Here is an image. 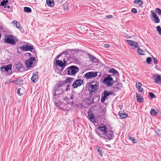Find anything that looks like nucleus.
<instances>
[{"label": "nucleus", "instance_id": "obj_1", "mask_svg": "<svg viewBox=\"0 0 161 161\" xmlns=\"http://www.w3.org/2000/svg\"><path fill=\"white\" fill-rule=\"evenodd\" d=\"M113 75H108L103 80V83L108 86H113L114 82L113 78L112 77Z\"/></svg>", "mask_w": 161, "mask_h": 161}, {"label": "nucleus", "instance_id": "obj_2", "mask_svg": "<svg viewBox=\"0 0 161 161\" xmlns=\"http://www.w3.org/2000/svg\"><path fill=\"white\" fill-rule=\"evenodd\" d=\"M66 70L69 75H74L79 71V68L76 66L72 65L67 68Z\"/></svg>", "mask_w": 161, "mask_h": 161}, {"label": "nucleus", "instance_id": "obj_3", "mask_svg": "<svg viewBox=\"0 0 161 161\" xmlns=\"http://www.w3.org/2000/svg\"><path fill=\"white\" fill-rule=\"evenodd\" d=\"M98 83L97 82L95 84H92L88 83L86 86V90L89 91L91 93L93 92L95 93L98 88Z\"/></svg>", "mask_w": 161, "mask_h": 161}, {"label": "nucleus", "instance_id": "obj_4", "mask_svg": "<svg viewBox=\"0 0 161 161\" xmlns=\"http://www.w3.org/2000/svg\"><path fill=\"white\" fill-rule=\"evenodd\" d=\"M4 40L8 44L14 45H15L16 44L14 36L11 35L5 36Z\"/></svg>", "mask_w": 161, "mask_h": 161}, {"label": "nucleus", "instance_id": "obj_5", "mask_svg": "<svg viewBox=\"0 0 161 161\" xmlns=\"http://www.w3.org/2000/svg\"><path fill=\"white\" fill-rule=\"evenodd\" d=\"M35 61V58L34 57H30V58L25 61L26 65L27 68H29L32 66L34 63L33 61Z\"/></svg>", "mask_w": 161, "mask_h": 161}, {"label": "nucleus", "instance_id": "obj_6", "mask_svg": "<svg viewBox=\"0 0 161 161\" xmlns=\"http://www.w3.org/2000/svg\"><path fill=\"white\" fill-rule=\"evenodd\" d=\"M152 78L154 80V82L156 83L161 84V75L159 74H153Z\"/></svg>", "mask_w": 161, "mask_h": 161}, {"label": "nucleus", "instance_id": "obj_7", "mask_svg": "<svg viewBox=\"0 0 161 161\" xmlns=\"http://www.w3.org/2000/svg\"><path fill=\"white\" fill-rule=\"evenodd\" d=\"M56 64L61 68L63 70L67 64V63L65 59H63V62L61 60H57L56 61Z\"/></svg>", "mask_w": 161, "mask_h": 161}, {"label": "nucleus", "instance_id": "obj_8", "mask_svg": "<svg viewBox=\"0 0 161 161\" xmlns=\"http://www.w3.org/2000/svg\"><path fill=\"white\" fill-rule=\"evenodd\" d=\"M20 48L23 51H30L32 52H32V50L33 49V46L31 45L28 46L27 44L20 47Z\"/></svg>", "mask_w": 161, "mask_h": 161}, {"label": "nucleus", "instance_id": "obj_9", "mask_svg": "<svg viewBox=\"0 0 161 161\" xmlns=\"http://www.w3.org/2000/svg\"><path fill=\"white\" fill-rule=\"evenodd\" d=\"M113 134L114 133L112 130L108 129L104 135V137L108 140H110L113 139Z\"/></svg>", "mask_w": 161, "mask_h": 161}, {"label": "nucleus", "instance_id": "obj_10", "mask_svg": "<svg viewBox=\"0 0 161 161\" xmlns=\"http://www.w3.org/2000/svg\"><path fill=\"white\" fill-rule=\"evenodd\" d=\"M71 104L68 103H62L61 104V108L64 110L68 111L70 109Z\"/></svg>", "mask_w": 161, "mask_h": 161}, {"label": "nucleus", "instance_id": "obj_11", "mask_svg": "<svg viewBox=\"0 0 161 161\" xmlns=\"http://www.w3.org/2000/svg\"><path fill=\"white\" fill-rule=\"evenodd\" d=\"M97 75V72H88L85 74V77L87 79H91L94 78Z\"/></svg>", "mask_w": 161, "mask_h": 161}, {"label": "nucleus", "instance_id": "obj_12", "mask_svg": "<svg viewBox=\"0 0 161 161\" xmlns=\"http://www.w3.org/2000/svg\"><path fill=\"white\" fill-rule=\"evenodd\" d=\"M83 80L81 79L76 80L73 83L72 86L74 88H77L78 86H81L83 84Z\"/></svg>", "mask_w": 161, "mask_h": 161}, {"label": "nucleus", "instance_id": "obj_13", "mask_svg": "<svg viewBox=\"0 0 161 161\" xmlns=\"http://www.w3.org/2000/svg\"><path fill=\"white\" fill-rule=\"evenodd\" d=\"M126 41L134 49L136 48H139L137 42L131 40H127Z\"/></svg>", "mask_w": 161, "mask_h": 161}, {"label": "nucleus", "instance_id": "obj_14", "mask_svg": "<svg viewBox=\"0 0 161 161\" xmlns=\"http://www.w3.org/2000/svg\"><path fill=\"white\" fill-rule=\"evenodd\" d=\"M12 65H11L9 64L5 67L2 66L1 67L0 69L2 72L6 71L7 72H9V71L11 70Z\"/></svg>", "mask_w": 161, "mask_h": 161}, {"label": "nucleus", "instance_id": "obj_15", "mask_svg": "<svg viewBox=\"0 0 161 161\" xmlns=\"http://www.w3.org/2000/svg\"><path fill=\"white\" fill-rule=\"evenodd\" d=\"M88 117L89 119L92 122L95 123L96 122L95 116L92 112H88Z\"/></svg>", "mask_w": 161, "mask_h": 161}, {"label": "nucleus", "instance_id": "obj_16", "mask_svg": "<svg viewBox=\"0 0 161 161\" xmlns=\"http://www.w3.org/2000/svg\"><path fill=\"white\" fill-rule=\"evenodd\" d=\"M97 129L99 131L102 132L104 136L108 129L107 127V126L105 125L103 126H99L97 128Z\"/></svg>", "mask_w": 161, "mask_h": 161}, {"label": "nucleus", "instance_id": "obj_17", "mask_svg": "<svg viewBox=\"0 0 161 161\" xmlns=\"http://www.w3.org/2000/svg\"><path fill=\"white\" fill-rule=\"evenodd\" d=\"M88 56L90 60L92 62L98 63L99 61L96 57L93 56L92 55L89 53H88Z\"/></svg>", "mask_w": 161, "mask_h": 161}, {"label": "nucleus", "instance_id": "obj_18", "mask_svg": "<svg viewBox=\"0 0 161 161\" xmlns=\"http://www.w3.org/2000/svg\"><path fill=\"white\" fill-rule=\"evenodd\" d=\"M14 67L15 68L17 71H20L21 69L22 68L23 65L21 63L19 62L17 64H15L14 65Z\"/></svg>", "mask_w": 161, "mask_h": 161}, {"label": "nucleus", "instance_id": "obj_19", "mask_svg": "<svg viewBox=\"0 0 161 161\" xmlns=\"http://www.w3.org/2000/svg\"><path fill=\"white\" fill-rule=\"evenodd\" d=\"M31 80L33 83H36L38 80V77L36 74H33Z\"/></svg>", "mask_w": 161, "mask_h": 161}, {"label": "nucleus", "instance_id": "obj_20", "mask_svg": "<svg viewBox=\"0 0 161 161\" xmlns=\"http://www.w3.org/2000/svg\"><path fill=\"white\" fill-rule=\"evenodd\" d=\"M136 94L137 101L139 103H142L143 102V99L142 98V97L141 96V95L137 93Z\"/></svg>", "mask_w": 161, "mask_h": 161}, {"label": "nucleus", "instance_id": "obj_21", "mask_svg": "<svg viewBox=\"0 0 161 161\" xmlns=\"http://www.w3.org/2000/svg\"><path fill=\"white\" fill-rule=\"evenodd\" d=\"M119 114L121 119L125 118L127 117V114L124 113H122L120 112H119Z\"/></svg>", "mask_w": 161, "mask_h": 161}, {"label": "nucleus", "instance_id": "obj_22", "mask_svg": "<svg viewBox=\"0 0 161 161\" xmlns=\"http://www.w3.org/2000/svg\"><path fill=\"white\" fill-rule=\"evenodd\" d=\"M46 3L49 6L52 7L54 5L53 0H47Z\"/></svg>", "mask_w": 161, "mask_h": 161}, {"label": "nucleus", "instance_id": "obj_23", "mask_svg": "<svg viewBox=\"0 0 161 161\" xmlns=\"http://www.w3.org/2000/svg\"><path fill=\"white\" fill-rule=\"evenodd\" d=\"M12 23L18 29H19L20 28V24L18 22L14 20L12 21Z\"/></svg>", "mask_w": 161, "mask_h": 161}, {"label": "nucleus", "instance_id": "obj_24", "mask_svg": "<svg viewBox=\"0 0 161 161\" xmlns=\"http://www.w3.org/2000/svg\"><path fill=\"white\" fill-rule=\"evenodd\" d=\"M73 79H74L73 78L68 77L65 80V83L66 84L68 83H70L73 80Z\"/></svg>", "mask_w": 161, "mask_h": 161}, {"label": "nucleus", "instance_id": "obj_25", "mask_svg": "<svg viewBox=\"0 0 161 161\" xmlns=\"http://www.w3.org/2000/svg\"><path fill=\"white\" fill-rule=\"evenodd\" d=\"M158 113L157 110H155L154 109H151L150 111L151 114V115L154 116L156 115Z\"/></svg>", "mask_w": 161, "mask_h": 161}, {"label": "nucleus", "instance_id": "obj_26", "mask_svg": "<svg viewBox=\"0 0 161 161\" xmlns=\"http://www.w3.org/2000/svg\"><path fill=\"white\" fill-rule=\"evenodd\" d=\"M134 3L135 4H139L140 5H142L143 3L141 0H135L134 2Z\"/></svg>", "mask_w": 161, "mask_h": 161}, {"label": "nucleus", "instance_id": "obj_27", "mask_svg": "<svg viewBox=\"0 0 161 161\" xmlns=\"http://www.w3.org/2000/svg\"><path fill=\"white\" fill-rule=\"evenodd\" d=\"M8 3V0H3L2 1L0 4V6L2 5L4 6V7H6V6L7 5V3Z\"/></svg>", "mask_w": 161, "mask_h": 161}, {"label": "nucleus", "instance_id": "obj_28", "mask_svg": "<svg viewBox=\"0 0 161 161\" xmlns=\"http://www.w3.org/2000/svg\"><path fill=\"white\" fill-rule=\"evenodd\" d=\"M110 71L115 75H117L119 74L118 72L114 68L110 69Z\"/></svg>", "mask_w": 161, "mask_h": 161}, {"label": "nucleus", "instance_id": "obj_29", "mask_svg": "<svg viewBox=\"0 0 161 161\" xmlns=\"http://www.w3.org/2000/svg\"><path fill=\"white\" fill-rule=\"evenodd\" d=\"M111 94V92H107L106 91H105L104 92V96H103L104 97H106L107 98V97L109 96L110 94Z\"/></svg>", "mask_w": 161, "mask_h": 161}, {"label": "nucleus", "instance_id": "obj_30", "mask_svg": "<svg viewBox=\"0 0 161 161\" xmlns=\"http://www.w3.org/2000/svg\"><path fill=\"white\" fill-rule=\"evenodd\" d=\"M24 10L25 12L27 13H30L31 11V8L28 7H24Z\"/></svg>", "mask_w": 161, "mask_h": 161}, {"label": "nucleus", "instance_id": "obj_31", "mask_svg": "<svg viewBox=\"0 0 161 161\" xmlns=\"http://www.w3.org/2000/svg\"><path fill=\"white\" fill-rule=\"evenodd\" d=\"M138 48V50L137 52L139 54L141 55H144L145 54V52L143 51L142 50L140 49V47Z\"/></svg>", "mask_w": 161, "mask_h": 161}, {"label": "nucleus", "instance_id": "obj_32", "mask_svg": "<svg viewBox=\"0 0 161 161\" xmlns=\"http://www.w3.org/2000/svg\"><path fill=\"white\" fill-rule=\"evenodd\" d=\"M97 151L99 153V155H100L101 156H102V152L100 148L99 147H97Z\"/></svg>", "mask_w": 161, "mask_h": 161}, {"label": "nucleus", "instance_id": "obj_33", "mask_svg": "<svg viewBox=\"0 0 161 161\" xmlns=\"http://www.w3.org/2000/svg\"><path fill=\"white\" fill-rule=\"evenodd\" d=\"M152 61V58L150 57L147 58L146 59L147 63L148 64L150 63Z\"/></svg>", "mask_w": 161, "mask_h": 161}, {"label": "nucleus", "instance_id": "obj_34", "mask_svg": "<svg viewBox=\"0 0 161 161\" xmlns=\"http://www.w3.org/2000/svg\"><path fill=\"white\" fill-rule=\"evenodd\" d=\"M129 139L130 140H131L133 143L136 142V140L131 136H129Z\"/></svg>", "mask_w": 161, "mask_h": 161}, {"label": "nucleus", "instance_id": "obj_35", "mask_svg": "<svg viewBox=\"0 0 161 161\" xmlns=\"http://www.w3.org/2000/svg\"><path fill=\"white\" fill-rule=\"evenodd\" d=\"M157 31L158 32L159 34L160 35H161V28L160 26H158L157 27Z\"/></svg>", "mask_w": 161, "mask_h": 161}, {"label": "nucleus", "instance_id": "obj_36", "mask_svg": "<svg viewBox=\"0 0 161 161\" xmlns=\"http://www.w3.org/2000/svg\"><path fill=\"white\" fill-rule=\"evenodd\" d=\"M154 19L156 23H159L160 22V20L158 16L154 18Z\"/></svg>", "mask_w": 161, "mask_h": 161}, {"label": "nucleus", "instance_id": "obj_37", "mask_svg": "<svg viewBox=\"0 0 161 161\" xmlns=\"http://www.w3.org/2000/svg\"><path fill=\"white\" fill-rule=\"evenodd\" d=\"M156 12L159 15H161V10L159 8H157L156 9Z\"/></svg>", "mask_w": 161, "mask_h": 161}, {"label": "nucleus", "instance_id": "obj_38", "mask_svg": "<svg viewBox=\"0 0 161 161\" xmlns=\"http://www.w3.org/2000/svg\"><path fill=\"white\" fill-rule=\"evenodd\" d=\"M142 86V84L141 83L139 82H137L136 83V86L137 89L141 87Z\"/></svg>", "mask_w": 161, "mask_h": 161}, {"label": "nucleus", "instance_id": "obj_39", "mask_svg": "<svg viewBox=\"0 0 161 161\" xmlns=\"http://www.w3.org/2000/svg\"><path fill=\"white\" fill-rule=\"evenodd\" d=\"M63 7L65 10H67L68 9V5L67 3H65L63 5Z\"/></svg>", "mask_w": 161, "mask_h": 161}, {"label": "nucleus", "instance_id": "obj_40", "mask_svg": "<svg viewBox=\"0 0 161 161\" xmlns=\"http://www.w3.org/2000/svg\"><path fill=\"white\" fill-rule=\"evenodd\" d=\"M131 12L135 14H136L137 13V11L135 8H132L131 9Z\"/></svg>", "mask_w": 161, "mask_h": 161}, {"label": "nucleus", "instance_id": "obj_41", "mask_svg": "<svg viewBox=\"0 0 161 161\" xmlns=\"http://www.w3.org/2000/svg\"><path fill=\"white\" fill-rule=\"evenodd\" d=\"M106 107H104V108H102V107H101V109H100V111L102 112H104L105 113L106 112Z\"/></svg>", "mask_w": 161, "mask_h": 161}, {"label": "nucleus", "instance_id": "obj_42", "mask_svg": "<svg viewBox=\"0 0 161 161\" xmlns=\"http://www.w3.org/2000/svg\"><path fill=\"white\" fill-rule=\"evenodd\" d=\"M149 95L150 96V97L152 98H154L155 97V96L154 94L152 92L149 93Z\"/></svg>", "mask_w": 161, "mask_h": 161}, {"label": "nucleus", "instance_id": "obj_43", "mask_svg": "<svg viewBox=\"0 0 161 161\" xmlns=\"http://www.w3.org/2000/svg\"><path fill=\"white\" fill-rule=\"evenodd\" d=\"M153 17V18L157 17L158 16L156 13L155 12H153L152 13Z\"/></svg>", "mask_w": 161, "mask_h": 161}, {"label": "nucleus", "instance_id": "obj_44", "mask_svg": "<svg viewBox=\"0 0 161 161\" xmlns=\"http://www.w3.org/2000/svg\"><path fill=\"white\" fill-rule=\"evenodd\" d=\"M70 89V85H68L66 86L65 91H68L69 89Z\"/></svg>", "mask_w": 161, "mask_h": 161}, {"label": "nucleus", "instance_id": "obj_45", "mask_svg": "<svg viewBox=\"0 0 161 161\" xmlns=\"http://www.w3.org/2000/svg\"><path fill=\"white\" fill-rule=\"evenodd\" d=\"M137 90L139 91V92H142L143 91V89L141 86V87H140L139 88H138Z\"/></svg>", "mask_w": 161, "mask_h": 161}, {"label": "nucleus", "instance_id": "obj_46", "mask_svg": "<svg viewBox=\"0 0 161 161\" xmlns=\"http://www.w3.org/2000/svg\"><path fill=\"white\" fill-rule=\"evenodd\" d=\"M107 98H106V97H104L103 96V97H102L101 99V102H102V103H103L105 99H106Z\"/></svg>", "mask_w": 161, "mask_h": 161}, {"label": "nucleus", "instance_id": "obj_47", "mask_svg": "<svg viewBox=\"0 0 161 161\" xmlns=\"http://www.w3.org/2000/svg\"><path fill=\"white\" fill-rule=\"evenodd\" d=\"M153 60L155 64H157L158 63V61L156 58H154Z\"/></svg>", "mask_w": 161, "mask_h": 161}, {"label": "nucleus", "instance_id": "obj_48", "mask_svg": "<svg viewBox=\"0 0 161 161\" xmlns=\"http://www.w3.org/2000/svg\"><path fill=\"white\" fill-rule=\"evenodd\" d=\"M19 91H20V90H19V89H18L17 90V92L18 94L19 95H22V93H20V92Z\"/></svg>", "mask_w": 161, "mask_h": 161}, {"label": "nucleus", "instance_id": "obj_49", "mask_svg": "<svg viewBox=\"0 0 161 161\" xmlns=\"http://www.w3.org/2000/svg\"><path fill=\"white\" fill-rule=\"evenodd\" d=\"M113 17V16L112 15H109L107 16V18L108 19L112 18Z\"/></svg>", "mask_w": 161, "mask_h": 161}, {"label": "nucleus", "instance_id": "obj_50", "mask_svg": "<svg viewBox=\"0 0 161 161\" xmlns=\"http://www.w3.org/2000/svg\"><path fill=\"white\" fill-rule=\"evenodd\" d=\"M3 27L2 23L0 22V29H2Z\"/></svg>", "mask_w": 161, "mask_h": 161}, {"label": "nucleus", "instance_id": "obj_51", "mask_svg": "<svg viewBox=\"0 0 161 161\" xmlns=\"http://www.w3.org/2000/svg\"><path fill=\"white\" fill-rule=\"evenodd\" d=\"M61 55V54H59L58 56H57L56 58L58 59Z\"/></svg>", "mask_w": 161, "mask_h": 161}, {"label": "nucleus", "instance_id": "obj_52", "mask_svg": "<svg viewBox=\"0 0 161 161\" xmlns=\"http://www.w3.org/2000/svg\"><path fill=\"white\" fill-rule=\"evenodd\" d=\"M104 47H109V45L108 44H105L104 45Z\"/></svg>", "mask_w": 161, "mask_h": 161}, {"label": "nucleus", "instance_id": "obj_53", "mask_svg": "<svg viewBox=\"0 0 161 161\" xmlns=\"http://www.w3.org/2000/svg\"><path fill=\"white\" fill-rule=\"evenodd\" d=\"M7 7L8 8H10V6H8L7 7Z\"/></svg>", "mask_w": 161, "mask_h": 161}, {"label": "nucleus", "instance_id": "obj_54", "mask_svg": "<svg viewBox=\"0 0 161 161\" xmlns=\"http://www.w3.org/2000/svg\"><path fill=\"white\" fill-rule=\"evenodd\" d=\"M10 11V10H7V11H8V12Z\"/></svg>", "mask_w": 161, "mask_h": 161}, {"label": "nucleus", "instance_id": "obj_55", "mask_svg": "<svg viewBox=\"0 0 161 161\" xmlns=\"http://www.w3.org/2000/svg\"><path fill=\"white\" fill-rule=\"evenodd\" d=\"M54 96H56V95H55V94H54Z\"/></svg>", "mask_w": 161, "mask_h": 161}, {"label": "nucleus", "instance_id": "obj_56", "mask_svg": "<svg viewBox=\"0 0 161 161\" xmlns=\"http://www.w3.org/2000/svg\"><path fill=\"white\" fill-rule=\"evenodd\" d=\"M71 99H72V97H71Z\"/></svg>", "mask_w": 161, "mask_h": 161}]
</instances>
